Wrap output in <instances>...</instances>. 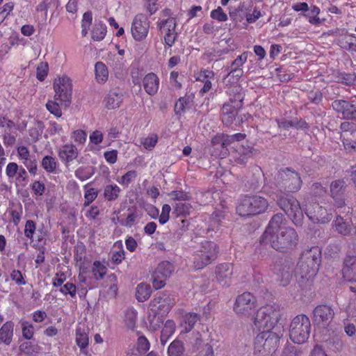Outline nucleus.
Returning <instances> with one entry per match:
<instances>
[{
    "label": "nucleus",
    "mask_w": 356,
    "mask_h": 356,
    "mask_svg": "<svg viewBox=\"0 0 356 356\" xmlns=\"http://www.w3.org/2000/svg\"><path fill=\"white\" fill-rule=\"evenodd\" d=\"M217 280L222 284H229L234 273V266L231 263H222L216 266Z\"/></svg>",
    "instance_id": "nucleus-22"
},
{
    "label": "nucleus",
    "mask_w": 356,
    "mask_h": 356,
    "mask_svg": "<svg viewBox=\"0 0 356 356\" xmlns=\"http://www.w3.org/2000/svg\"><path fill=\"white\" fill-rule=\"evenodd\" d=\"M158 143V136L156 134H152L148 137L144 138L141 140V144L145 149L152 150Z\"/></svg>",
    "instance_id": "nucleus-52"
},
{
    "label": "nucleus",
    "mask_w": 356,
    "mask_h": 356,
    "mask_svg": "<svg viewBox=\"0 0 356 356\" xmlns=\"http://www.w3.org/2000/svg\"><path fill=\"white\" fill-rule=\"evenodd\" d=\"M121 193L120 188L117 184H108L104 189V197L108 201H115Z\"/></svg>",
    "instance_id": "nucleus-36"
},
{
    "label": "nucleus",
    "mask_w": 356,
    "mask_h": 356,
    "mask_svg": "<svg viewBox=\"0 0 356 356\" xmlns=\"http://www.w3.org/2000/svg\"><path fill=\"white\" fill-rule=\"evenodd\" d=\"M351 222H347L341 216H337L334 221V227L336 231L341 235L348 236L351 234Z\"/></svg>",
    "instance_id": "nucleus-32"
},
{
    "label": "nucleus",
    "mask_w": 356,
    "mask_h": 356,
    "mask_svg": "<svg viewBox=\"0 0 356 356\" xmlns=\"http://www.w3.org/2000/svg\"><path fill=\"white\" fill-rule=\"evenodd\" d=\"M22 332V336L27 340L33 339L34 335V327L29 321H21Z\"/></svg>",
    "instance_id": "nucleus-46"
},
{
    "label": "nucleus",
    "mask_w": 356,
    "mask_h": 356,
    "mask_svg": "<svg viewBox=\"0 0 356 356\" xmlns=\"http://www.w3.org/2000/svg\"><path fill=\"white\" fill-rule=\"evenodd\" d=\"M66 280L67 276L65 273L59 271L52 278L51 284L54 287H61Z\"/></svg>",
    "instance_id": "nucleus-63"
},
{
    "label": "nucleus",
    "mask_w": 356,
    "mask_h": 356,
    "mask_svg": "<svg viewBox=\"0 0 356 356\" xmlns=\"http://www.w3.org/2000/svg\"><path fill=\"white\" fill-rule=\"evenodd\" d=\"M171 211V207L168 204H164L162 206L161 213L159 214V222L161 225H165L170 219V213Z\"/></svg>",
    "instance_id": "nucleus-56"
},
{
    "label": "nucleus",
    "mask_w": 356,
    "mask_h": 356,
    "mask_svg": "<svg viewBox=\"0 0 356 356\" xmlns=\"http://www.w3.org/2000/svg\"><path fill=\"white\" fill-rule=\"evenodd\" d=\"M19 166L15 162H10L6 168V175L9 179L15 178L19 172Z\"/></svg>",
    "instance_id": "nucleus-60"
},
{
    "label": "nucleus",
    "mask_w": 356,
    "mask_h": 356,
    "mask_svg": "<svg viewBox=\"0 0 356 356\" xmlns=\"http://www.w3.org/2000/svg\"><path fill=\"white\" fill-rule=\"evenodd\" d=\"M137 312L133 308L127 309L124 316V322L129 329L133 330L136 326L137 320Z\"/></svg>",
    "instance_id": "nucleus-43"
},
{
    "label": "nucleus",
    "mask_w": 356,
    "mask_h": 356,
    "mask_svg": "<svg viewBox=\"0 0 356 356\" xmlns=\"http://www.w3.org/2000/svg\"><path fill=\"white\" fill-rule=\"evenodd\" d=\"M346 186L343 179L333 181L330 184V195L337 208H341L346 204Z\"/></svg>",
    "instance_id": "nucleus-19"
},
{
    "label": "nucleus",
    "mask_w": 356,
    "mask_h": 356,
    "mask_svg": "<svg viewBox=\"0 0 356 356\" xmlns=\"http://www.w3.org/2000/svg\"><path fill=\"white\" fill-rule=\"evenodd\" d=\"M284 217L282 213L275 214L260 238L261 243L270 244L275 250L286 252L295 249L299 237L296 229L284 226Z\"/></svg>",
    "instance_id": "nucleus-3"
},
{
    "label": "nucleus",
    "mask_w": 356,
    "mask_h": 356,
    "mask_svg": "<svg viewBox=\"0 0 356 356\" xmlns=\"http://www.w3.org/2000/svg\"><path fill=\"white\" fill-rule=\"evenodd\" d=\"M49 67L47 63H40L36 70V77L37 79L42 81L45 79L48 74Z\"/></svg>",
    "instance_id": "nucleus-59"
},
{
    "label": "nucleus",
    "mask_w": 356,
    "mask_h": 356,
    "mask_svg": "<svg viewBox=\"0 0 356 356\" xmlns=\"http://www.w3.org/2000/svg\"><path fill=\"white\" fill-rule=\"evenodd\" d=\"M268 202L263 197L259 195H244L236 206V213L241 216H255L266 211Z\"/></svg>",
    "instance_id": "nucleus-6"
},
{
    "label": "nucleus",
    "mask_w": 356,
    "mask_h": 356,
    "mask_svg": "<svg viewBox=\"0 0 356 356\" xmlns=\"http://www.w3.org/2000/svg\"><path fill=\"white\" fill-rule=\"evenodd\" d=\"M185 348L181 341L175 339L170 343L168 348V356H181L184 353Z\"/></svg>",
    "instance_id": "nucleus-37"
},
{
    "label": "nucleus",
    "mask_w": 356,
    "mask_h": 356,
    "mask_svg": "<svg viewBox=\"0 0 356 356\" xmlns=\"http://www.w3.org/2000/svg\"><path fill=\"white\" fill-rule=\"evenodd\" d=\"M79 152L76 147L70 143L62 145L58 152V155L62 162L67 164L78 156Z\"/></svg>",
    "instance_id": "nucleus-25"
},
{
    "label": "nucleus",
    "mask_w": 356,
    "mask_h": 356,
    "mask_svg": "<svg viewBox=\"0 0 356 356\" xmlns=\"http://www.w3.org/2000/svg\"><path fill=\"white\" fill-rule=\"evenodd\" d=\"M194 95H185L181 97L175 102L174 106V112L176 115L181 116L184 115L186 111L192 108L194 105Z\"/></svg>",
    "instance_id": "nucleus-26"
},
{
    "label": "nucleus",
    "mask_w": 356,
    "mask_h": 356,
    "mask_svg": "<svg viewBox=\"0 0 356 356\" xmlns=\"http://www.w3.org/2000/svg\"><path fill=\"white\" fill-rule=\"evenodd\" d=\"M150 348L148 339L143 335L140 336L137 340V349L139 352L146 353Z\"/></svg>",
    "instance_id": "nucleus-62"
},
{
    "label": "nucleus",
    "mask_w": 356,
    "mask_h": 356,
    "mask_svg": "<svg viewBox=\"0 0 356 356\" xmlns=\"http://www.w3.org/2000/svg\"><path fill=\"white\" fill-rule=\"evenodd\" d=\"M76 345L80 349V353L86 356L90 355L88 347L89 345V329L85 324L79 323L75 330Z\"/></svg>",
    "instance_id": "nucleus-21"
},
{
    "label": "nucleus",
    "mask_w": 356,
    "mask_h": 356,
    "mask_svg": "<svg viewBox=\"0 0 356 356\" xmlns=\"http://www.w3.org/2000/svg\"><path fill=\"white\" fill-rule=\"evenodd\" d=\"M321 261V251L318 246L304 250L296 268V276H300L299 282H309L316 275Z\"/></svg>",
    "instance_id": "nucleus-4"
},
{
    "label": "nucleus",
    "mask_w": 356,
    "mask_h": 356,
    "mask_svg": "<svg viewBox=\"0 0 356 356\" xmlns=\"http://www.w3.org/2000/svg\"><path fill=\"white\" fill-rule=\"evenodd\" d=\"M22 162L28 169L31 175H36L38 170V163L35 155H32L28 159L22 160Z\"/></svg>",
    "instance_id": "nucleus-48"
},
{
    "label": "nucleus",
    "mask_w": 356,
    "mask_h": 356,
    "mask_svg": "<svg viewBox=\"0 0 356 356\" xmlns=\"http://www.w3.org/2000/svg\"><path fill=\"white\" fill-rule=\"evenodd\" d=\"M58 102L57 100H49L46 104V108L56 118H60L62 115V111Z\"/></svg>",
    "instance_id": "nucleus-51"
},
{
    "label": "nucleus",
    "mask_w": 356,
    "mask_h": 356,
    "mask_svg": "<svg viewBox=\"0 0 356 356\" xmlns=\"http://www.w3.org/2000/svg\"><path fill=\"white\" fill-rule=\"evenodd\" d=\"M19 350L21 353L25 355H33L38 353L40 348L38 343H34L31 341H25L19 345Z\"/></svg>",
    "instance_id": "nucleus-39"
},
{
    "label": "nucleus",
    "mask_w": 356,
    "mask_h": 356,
    "mask_svg": "<svg viewBox=\"0 0 356 356\" xmlns=\"http://www.w3.org/2000/svg\"><path fill=\"white\" fill-rule=\"evenodd\" d=\"M200 321V315L195 312H188L183 316L181 326L184 327V332L188 333L195 327L196 323Z\"/></svg>",
    "instance_id": "nucleus-30"
},
{
    "label": "nucleus",
    "mask_w": 356,
    "mask_h": 356,
    "mask_svg": "<svg viewBox=\"0 0 356 356\" xmlns=\"http://www.w3.org/2000/svg\"><path fill=\"white\" fill-rule=\"evenodd\" d=\"M55 92L54 99L59 101L60 104L69 106L71 103L72 94V84L70 78L63 76L55 79L54 81Z\"/></svg>",
    "instance_id": "nucleus-13"
},
{
    "label": "nucleus",
    "mask_w": 356,
    "mask_h": 356,
    "mask_svg": "<svg viewBox=\"0 0 356 356\" xmlns=\"http://www.w3.org/2000/svg\"><path fill=\"white\" fill-rule=\"evenodd\" d=\"M13 8L14 3L13 2L7 3L4 4L3 7L0 8V24L7 18Z\"/></svg>",
    "instance_id": "nucleus-61"
},
{
    "label": "nucleus",
    "mask_w": 356,
    "mask_h": 356,
    "mask_svg": "<svg viewBox=\"0 0 356 356\" xmlns=\"http://www.w3.org/2000/svg\"><path fill=\"white\" fill-rule=\"evenodd\" d=\"M219 247L215 242L202 241L193 255V267L196 270L203 269L217 259Z\"/></svg>",
    "instance_id": "nucleus-7"
},
{
    "label": "nucleus",
    "mask_w": 356,
    "mask_h": 356,
    "mask_svg": "<svg viewBox=\"0 0 356 356\" xmlns=\"http://www.w3.org/2000/svg\"><path fill=\"white\" fill-rule=\"evenodd\" d=\"M152 289L149 284L146 283L139 284L136 290V298L138 302L146 301L151 296Z\"/></svg>",
    "instance_id": "nucleus-35"
},
{
    "label": "nucleus",
    "mask_w": 356,
    "mask_h": 356,
    "mask_svg": "<svg viewBox=\"0 0 356 356\" xmlns=\"http://www.w3.org/2000/svg\"><path fill=\"white\" fill-rule=\"evenodd\" d=\"M195 81L202 86H200L199 95L203 97L208 93L213 87V81L215 80V73L213 70L208 68H201L194 72L193 75Z\"/></svg>",
    "instance_id": "nucleus-16"
},
{
    "label": "nucleus",
    "mask_w": 356,
    "mask_h": 356,
    "mask_svg": "<svg viewBox=\"0 0 356 356\" xmlns=\"http://www.w3.org/2000/svg\"><path fill=\"white\" fill-rule=\"evenodd\" d=\"M304 207L305 213L314 223L326 224L332 218V213H328L325 208L314 202V197H308Z\"/></svg>",
    "instance_id": "nucleus-9"
},
{
    "label": "nucleus",
    "mask_w": 356,
    "mask_h": 356,
    "mask_svg": "<svg viewBox=\"0 0 356 356\" xmlns=\"http://www.w3.org/2000/svg\"><path fill=\"white\" fill-rule=\"evenodd\" d=\"M332 107L337 113L341 114L343 119L356 118V106L348 101L336 99L332 102Z\"/></svg>",
    "instance_id": "nucleus-20"
},
{
    "label": "nucleus",
    "mask_w": 356,
    "mask_h": 356,
    "mask_svg": "<svg viewBox=\"0 0 356 356\" xmlns=\"http://www.w3.org/2000/svg\"><path fill=\"white\" fill-rule=\"evenodd\" d=\"M97 197V191L94 188L87 189L84 193L83 207L89 206Z\"/></svg>",
    "instance_id": "nucleus-55"
},
{
    "label": "nucleus",
    "mask_w": 356,
    "mask_h": 356,
    "mask_svg": "<svg viewBox=\"0 0 356 356\" xmlns=\"http://www.w3.org/2000/svg\"><path fill=\"white\" fill-rule=\"evenodd\" d=\"M175 304V298L165 291L156 293L149 302V308L154 315L166 316Z\"/></svg>",
    "instance_id": "nucleus-10"
},
{
    "label": "nucleus",
    "mask_w": 356,
    "mask_h": 356,
    "mask_svg": "<svg viewBox=\"0 0 356 356\" xmlns=\"http://www.w3.org/2000/svg\"><path fill=\"white\" fill-rule=\"evenodd\" d=\"M106 107L108 109L119 108L123 102V95L121 92L110 91L104 99Z\"/></svg>",
    "instance_id": "nucleus-29"
},
{
    "label": "nucleus",
    "mask_w": 356,
    "mask_h": 356,
    "mask_svg": "<svg viewBox=\"0 0 356 356\" xmlns=\"http://www.w3.org/2000/svg\"><path fill=\"white\" fill-rule=\"evenodd\" d=\"M226 211L224 209H216L210 217L211 222V229L218 228L220 226L221 222L225 218Z\"/></svg>",
    "instance_id": "nucleus-40"
},
{
    "label": "nucleus",
    "mask_w": 356,
    "mask_h": 356,
    "mask_svg": "<svg viewBox=\"0 0 356 356\" xmlns=\"http://www.w3.org/2000/svg\"><path fill=\"white\" fill-rule=\"evenodd\" d=\"M106 26L102 22L95 24L92 30V38L95 41L102 40L106 34Z\"/></svg>",
    "instance_id": "nucleus-38"
},
{
    "label": "nucleus",
    "mask_w": 356,
    "mask_h": 356,
    "mask_svg": "<svg viewBox=\"0 0 356 356\" xmlns=\"http://www.w3.org/2000/svg\"><path fill=\"white\" fill-rule=\"evenodd\" d=\"M14 323L6 321L0 328V343L10 344L13 337Z\"/></svg>",
    "instance_id": "nucleus-28"
},
{
    "label": "nucleus",
    "mask_w": 356,
    "mask_h": 356,
    "mask_svg": "<svg viewBox=\"0 0 356 356\" xmlns=\"http://www.w3.org/2000/svg\"><path fill=\"white\" fill-rule=\"evenodd\" d=\"M22 206L20 203L16 206H14V207L12 208L10 211L9 214L10 216L11 220L15 225L17 226L19 225L22 218Z\"/></svg>",
    "instance_id": "nucleus-47"
},
{
    "label": "nucleus",
    "mask_w": 356,
    "mask_h": 356,
    "mask_svg": "<svg viewBox=\"0 0 356 356\" xmlns=\"http://www.w3.org/2000/svg\"><path fill=\"white\" fill-rule=\"evenodd\" d=\"M41 165L46 172L53 173L56 171L58 163L54 157L45 156L42 159Z\"/></svg>",
    "instance_id": "nucleus-42"
},
{
    "label": "nucleus",
    "mask_w": 356,
    "mask_h": 356,
    "mask_svg": "<svg viewBox=\"0 0 356 356\" xmlns=\"http://www.w3.org/2000/svg\"><path fill=\"white\" fill-rule=\"evenodd\" d=\"M210 16L212 19L219 22H224L228 19L227 15L223 11L220 6L211 12Z\"/></svg>",
    "instance_id": "nucleus-54"
},
{
    "label": "nucleus",
    "mask_w": 356,
    "mask_h": 356,
    "mask_svg": "<svg viewBox=\"0 0 356 356\" xmlns=\"http://www.w3.org/2000/svg\"><path fill=\"white\" fill-rule=\"evenodd\" d=\"M59 291L63 295H70L71 298H74L76 297V286L72 282H67L63 286L60 287Z\"/></svg>",
    "instance_id": "nucleus-53"
},
{
    "label": "nucleus",
    "mask_w": 356,
    "mask_h": 356,
    "mask_svg": "<svg viewBox=\"0 0 356 356\" xmlns=\"http://www.w3.org/2000/svg\"><path fill=\"white\" fill-rule=\"evenodd\" d=\"M92 13L88 11L83 15L81 21V35L83 37H86L88 33V30L92 24Z\"/></svg>",
    "instance_id": "nucleus-45"
},
{
    "label": "nucleus",
    "mask_w": 356,
    "mask_h": 356,
    "mask_svg": "<svg viewBox=\"0 0 356 356\" xmlns=\"http://www.w3.org/2000/svg\"><path fill=\"white\" fill-rule=\"evenodd\" d=\"M107 273L106 267L102 264L99 261H95L92 267V273L97 280H100L104 278Z\"/></svg>",
    "instance_id": "nucleus-41"
},
{
    "label": "nucleus",
    "mask_w": 356,
    "mask_h": 356,
    "mask_svg": "<svg viewBox=\"0 0 356 356\" xmlns=\"http://www.w3.org/2000/svg\"><path fill=\"white\" fill-rule=\"evenodd\" d=\"M248 57V52L244 51L238 56L232 63L229 70L241 69L243 65L246 63Z\"/></svg>",
    "instance_id": "nucleus-50"
},
{
    "label": "nucleus",
    "mask_w": 356,
    "mask_h": 356,
    "mask_svg": "<svg viewBox=\"0 0 356 356\" xmlns=\"http://www.w3.org/2000/svg\"><path fill=\"white\" fill-rule=\"evenodd\" d=\"M257 306V298L250 292H244L236 297L233 309L238 315L249 317Z\"/></svg>",
    "instance_id": "nucleus-12"
},
{
    "label": "nucleus",
    "mask_w": 356,
    "mask_h": 356,
    "mask_svg": "<svg viewBox=\"0 0 356 356\" xmlns=\"http://www.w3.org/2000/svg\"><path fill=\"white\" fill-rule=\"evenodd\" d=\"M95 79L99 83H104L108 78V70L106 65L101 61L97 62L95 65Z\"/></svg>",
    "instance_id": "nucleus-33"
},
{
    "label": "nucleus",
    "mask_w": 356,
    "mask_h": 356,
    "mask_svg": "<svg viewBox=\"0 0 356 356\" xmlns=\"http://www.w3.org/2000/svg\"><path fill=\"white\" fill-rule=\"evenodd\" d=\"M253 149L252 146L241 145L232 153V157L236 163L245 165L251 157Z\"/></svg>",
    "instance_id": "nucleus-27"
},
{
    "label": "nucleus",
    "mask_w": 356,
    "mask_h": 356,
    "mask_svg": "<svg viewBox=\"0 0 356 356\" xmlns=\"http://www.w3.org/2000/svg\"><path fill=\"white\" fill-rule=\"evenodd\" d=\"M242 87L239 84L228 88L226 90L229 100L225 102L221 108V120L226 127H231L243 106L244 95Z\"/></svg>",
    "instance_id": "nucleus-5"
},
{
    "label": "nucleus",
    "mask_w": 356,
    "mask_h": 356,
    "mask_svg": "<svg viewBox=\"0 0 356 356\" xmlns=\"http://www.w3.org/2000/svg\"><path fill=\"white\" fill-rule=\"evenodd\" d=\"M343 279L350 282H356V256H348L342 269Z\"/></svg>",
    "instance_id": "nucleus-24"
},
{
    "label": "nucleus",
    "mask_w": 356,
    "mask_h": 356,
    "mask_svg": "<svg viewBox=\"0 0 356 356\" xmlns=\"http://www.w3.org/2000/svg\"><path fill=\"white\" fill-rule=\"evenodd\" d=\"M334 316V310L327 305H318L313 311L314 323L317 325H328L332 321Z\"/></svg>",
    "instance_id": "nucleus-18"
},
{
    "label": "nucleus",
    "mask_w": 356,
    "mask_h": 356,
    "mask_svg": "<svg viewBox=\"0 0 356 356\" xmlns=\"http://www.w3.org/2000/svg\"><path fill=\"white\" fill-rule=\"evenodd\" d=\"M72 138L76 143L83 145L86 142L87 134L82 129H76L72 132Z\"/></svg>",
    "instance_id": "nucleus-57"
},
{
    "label": "nucleus",
    "mask_w": 356,
    "mask_h": 356,
    "mask_svg": "<svg viewBox=\"0 0 356 356\" xmlns=\"http://www.w3.org/2000/svg\"><path fill=\"white\" fill-rule=\"evenodd\" d=\"M156 24L163 35L165 49H170L178 36V33L176 31L177 26V19H160L156 22Z\"/></svg>",
    "instance_id": "nucleus-11"
},
{
    "label": "nucleus",
    "mask_w": 356,
    "mask_h": 356,
    "mask_svg": "<svg viewBox=\"0 0 356 356\" xmlns=\"http://www.w3.org/2000/svg\"><path fill=\"white\" fill-rule=\"evenodd\" d=\"M36 232V224L32 220H26L24 226V236L31 241H33L34 234Z\"/></svg>",
    "instance_id": "nucleus-49"
},
{
    "label": "nucleus",
    "mask_w": 356,
    "mask_h": 356,
    "mask_svg": "<svg viewBox=\"0 0 356 356\" xmlns=\"http://www.w3.org/2000/svg\"><path fill=\"white\" fill-rule=\"evenodd\" d=\"M293 265L289 261H280L273 267V273L276 275V280L282 286H286L293 277Z\"/></svg>",
    "instance_id": "nucleus-17"
},
{
    "label": "nucleus",
    "mask_w": 356,
    "mask_h": 356,
    "mask_svg": "<svg viewBox=\"0 0 356 356\" xmlns=\"http://www.w3.org/2000/svg\"><path fill=\"white\" fill-rule=\"evenodd\" d=\"M138 174L136 170H129L123 175L120 178H118L116 181L122 186L128 187L137 177Z\"/></svg>",
    "instance_id": "nucleus-44"
},
{
    "label": "nucleus",
    "mask_w": 356,
    "mask_h": 356,
    "mask_svg": "<svg viewBox=\"0 0 356 356\" xmlns=\"http://www.w3.org/2000/svg\"><path fill=\"white\" fill-rule=\"evenodd\" d=\"M338 45L349 52H356V35H346L338 40Z\"/></svg>",
    "instance_id": "nucleus-31"
},
{
    "label": "nucleus",
    "mask_w": 356,
    "mask_h": 356,
    "mask_svg": "<svg viewBox=\"0 0 356 356\" xmlns=\"http://www.w3.org/2000/svg\"><path fill=\"white\" fill-rule=\"evenodd\" d=\"M150 22L146 15L137 14L131 23V32L136 41L144 40L149 33Z\"/></svg>",
    "instance_id": "nucleus-15"
},
{
    "label": "nucleus",
    "mask_w": 356,
    "mask_h": 356,
    "mask_svg": "<svg viewBox=\"0 0 356 356\" xmlns=\"http://www.w3.org/2000/svg\"><path fill=\"white\" fill-rule=\"evenodd\" d=\"M341 141L346 140L356 134V123L353 122H343L340 125Z\"/></svg>",
    "instance_id": "nucleus-34"
},
{
    "label": "nucleus",
    "mask_w": 356,
    "mask_h": 356,
    "mask_svg": "<svg viewBox=\"0 0 356 356\" xmlns=\"http://www.w3.org/2000/svg\"><path fill=\"white\" fill-rule=\"evenodd\" d=\"M10 279L15 282L18 286L26 284V281L22 272L19 270H13L10 273Z\"/></svg>",
    "instance_id": "nucleus-64"
},
{
    "label": "nucleus",
    "mask_w": 356,
    "mask_h": 356,
    "mask_svg": "<svg viewBox=\"0 0 356 356\" xmlns=\"http://www.w3.org/2000/svg\"><path fill=\"white\" fill-rule=\"evenodd\" d=\"M281 317L279 305L266 304L261 307L253 319L252 329L259 332L253 343L254 351L264 356L274 353L282 334L273 331Z\"/></svg>",
    "instance_id": "nucleus-1"
},
{
    "label": "nucleus",
    "mask_w": 356,
    "mask_h": 356,
    "mask_svg": "<svg viewBox=\"0 0 356 356\" xmlns=\"http://www.w3.org/2000/svg\"><path fill=\"white\" fill-rule=\"evenodd\" d=\"M175 270L173 264L168 261H163L159 264L152 274L153 287L158 290L165 286L166 280Z\"/></svg>",
    "instance_id": "nucleus-14"
},
{
    "label": "nucleus",
    "mask_w": 356,
    "mask_h": 356,
    "mask_svg": "<svg viewBox=\"0 0 356 356\" xmlns=\"http://www.w3.org/2000/svg\"><path fill=\"white\" fill-rule=\"evenodd\" d=\"M274 184L277 188V204L296 226H301L304 213L298 200L290 193L298 192L302 186V179L298 172L289 168H282L274 177Z\"/></svg>",
    "instance_id": "nucleus-2"
},
{
    "label": "nucleus",
    "mask_w": 356,
    "mask_h": 356,
    "mask_svg": "<svg viewBox=\"0 0 356 356\" xmlns=\"http://www.w3.org/2000/svg\"><path fill=\"white\" fill-rule=\"evenodd\" d=\"M311 323L309 318L305 314H298L291 322L289 337L293 343L302 344L309 339Z\"/></svg>",
    "instance_id": "nucleus-8"
},
{
    "label": "nucleus",
    "mask_w": 356,
    "mask_h": 356,
    "mask_svg": "<svg viewBox=\"0 0 356 356\" xmlns=\"http://www.w3.org/2000/svg\"><path fill=\"white\" fill-rule=\"evenodd\" d=\"M175 330L176 325L174 321L167 320L161 333L170 338L174 334Z\"/></svg>",
    "instance_id": "nucleus-58"
},
{
    "label": "nucleus",
    "mask_w": 356,
    "mask_h": 356,
    "mask_svg": "<svg viewBox=\"0 0 356 356\" xmlns=\"http://www.w3.org/2000/svg\"><path fill=\"white\" fill-rule=\"evenodd\" d=\"M142 83L145 91L149 95L153 96L159 90L160 79L155 73L149 72L143 77Z\"/></svg>",
    "instance_id": "nucleus-23"
}]
</instances>
